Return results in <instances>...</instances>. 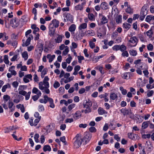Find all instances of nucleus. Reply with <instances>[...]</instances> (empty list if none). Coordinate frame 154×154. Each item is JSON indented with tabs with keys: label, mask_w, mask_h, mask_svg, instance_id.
Returning a JSON list of instances; mask_svg holds the SVG:
<instances>
[{
	"label": "nucleus",
	"mask_w": 154,
	"mask_h": 154,
	"mask_svg": "<svg viewBox=\"0 0 154 154\" xmlns=\"http://www.w3.org/2000/svg\"><path fill=\"white\" fill-rule=\"evenodd\" d=\"M100 8L104 10H106L109 9V7L108 4L106 2H102L100 5Z\"/></svg>",
	"instance_id": "obj_9"
},
{
	"label": "nucleus",
	"mask_w": 154,
	"mask_h": 154,
	"mask_svg": "<svg viewBox=\"0 0 154 154\" xmlns=\"http://www.w3.org/2000/svg\"><path fill=\"white\" fill-rule=\"evenodd\" d=\"M74 139H75L74 143V146L75 148H78L81 145L82 142H83L81 135L79 134H77L74 138Z\"/></svg>",
	"instance_id": "obj_2"
},
{
	"label": "nucleus",
	"mask_w": 154,
	"mask_h": 154,
	"mask_svg": "<svg viewBox=\"0 0 154 154\" xmlns=\"http://www.w3.org/2000/svg\"><path fill=\"white\" fill-rule=\"evenodd\" d=\"M151 135L150 134H144L142 135V138L144 139L148 138L149 139Z\"/></svg>",
	"instance_id": "obj_54"
},
{
	"label": "nucleus",
	"mask_w": 154,
	"mask_h": 154,
	"mask_svg": "<svg viewBox=\"0 0 154 154\" xmlns=\"http://www.w3.org/2000/svg\"><path fill=\"white\" fill-rule=\"evenodd\" d=\"M126 50V47L123 45H120V50L122 52Z\"/></svg>",
	"instance_id": "obj_39"
},
{
	"label": "nucleus",
	"mask_w": 154,
	"mask_h": 154,
	"mask_svg": "<svg viewBox=\"0 0 154 154\" xmlns=\"http://www.w3.org/2000/svg\"><path fill=\"white\" fill-rule=\"evenodd\" d=\"M121 112L123 114L124 116L129 115V110L126 108H122L120 110Z\"/></svg>",
	"instance_id": "obj_11"
},
{
	"label": "nucleus",
	"mask_w": 154,
	"mask_h": 154,
	"mask_svg": "<svg viewBox=\"0 0 154 154\" xmlns=\"http://www.w3.org/2000/svg\"><path fill=\"white\" fill-rule=\"evenodd\" d=\"M19 55V54H16L13 57L11 58V61H15L16 60L17 58L18 57V56Z\"/></svg>",
	"instance_id": "obj_53"
},
{
	"label": "nucleus",
	"mask_w": 154,
	"mask_h": 154,
	"mask_svg": "<svg viewBox=\"0 0 154 154\" xmlns=\"http://www.w3.org/2000/svg\"><path fill=\"white\" fill-rule=\"evenodd\" d=\"M115 59V57L114 55H112L108 59V60L109 62H110L114 60Z\"/></svg>",
	"instance_id": "obj_61"
},
{
	"label": "nucleus",
	"mask_w": 154,
	"mask_h": 154,
	"mask_svg": "<svg viewBox=\"0 0 154 154\" xmlns=\"http://www.w3.org/2000/svg\"><path fill=\"white\" fill-rule=\"evenodd\" d=\"M92 106V103L90 100H88V101L86 100L85 103H83L84 107H91Z\"/></svg>",
	"instance_id": "obj_14"
},
{
	"label": "nucleus",
	"mask_w": 154,
	"mask_h": 154,
	"mask_svg": "<svg viewBox=\"0 0 154 154\" xmlns=\"http://www.w3.org/2000/svg\"><path fill=\"white\" fill-rule=\"evenodd\" d=\"M89 45L90 48H93L95 47V45L92 41H90L89 42Z\"/></svg>",
	"instance_id": "obj_59"
},
{
	"label": "nucleus",
	"mask_w": 154,
	"mask_h": 154,
	"mask_svg": "<svg viewBox=\"0 0 154 154\" xmlns=\"http://www.w3.org/2000/svg\"><path fill=\"white\" fill-rule=\"evenodd\" d=\"M60 84L57 81H55L54 84V87L55 88H57L59 87Z\"/></svg>",
	"instance_id": "obj_46"
},
{
	"label": "nucleus",
	"mask_w": 154,
	"mask_h": 154,
	"mask_svg": "<svg viewBox=\"0 0 154 154\" xmlns=\"http://www.w3.org/2000/svg\"><path fill=\"white\" fill-rule=\"evenodd\" d=\"M129 53L132 56H135L137 54V51L134 50H131L129 51Z\"/></svg>",
	"instance_id": "obj_28"
},
{
	"label": "nucleus",
	"mask_w": 154,
	"mask_h": 154,
	"mask_svg": "<svg viewBox=\"0 0 154 154\" xmlns=\"http://www.w3.org/2000/svg\"><path fill=\"white\" fill-rule=\"evenodd\" d=\"M50 97H48L47 95H45L44 96L43 101L44 103L46 104L48 101Z\"/></svg>",
	"instance_id": "obj_42"
},
{
	"label": "nucleus",
	"mask_w": 154,
	"mask_h": 154,
	"mask_svg": "<svg viewBox=\"0 0 154 154\" xmlns=\"http://www.w3.org/2000/svg\"><path fill=\"white\" fill-rule=\"evenodd\" d=\"M14 103L11 101L9 100L8 102V107L11 109V112H12L14 110L15 106H14Z\"/></svg>",
	"instance_id": "obj_12"
},
{
	"label": "nucleus",
	"mask_w": 154,
	"mask_h": 154,
	"mask_svg": "<svg viewBox=\"0 0 154 154\" xmlns=\"http://www.w3.org/2000/svg\"><path fill=\"white\" fill-rule=\"evenodd\" d=\"M31 41L27 39L25 43L23 42L22 46L23 47L27 46L30 44Z\"/></svg>",
	"instance_id": "obj_36"
},
{
	"label": "nucleus",
	"mask_w": 154,
	"mask_h": 154,
	"mask_svg": "<svg viewBox=\"0 0 154 154\" xmlns=\"http://www.w3.org/2000/svg\"><path fill=\"white\" fill-rule=\"evenodd\" d=\"M116 21L117 23H121L122 21V16L121 15H118L116 18Z\"/></svg>",
	"instance_id": "obj_21"
},
{
	"label": "nucleus",
	"mask_w": 154,
	"mask_h": 154,
	"mask_svg": "<svg viewBox=\"0 0 154 154\" xmlns=\"http://www.w3.org/2000/svg\"><path fill=\"white\" fill-rule=\"evenodd\" d=\"M4 61L6 64H8L9 61L8 59V56L7 55H5L4 56Z\"/></svg>",
	"instance_id": "obj_40"
},
{
	"label": "nucleus",
	"mask_w": 154,
	"mask_h": 154,
	"mask_svg": "<svg viewBox=\"0 0 154 154\" xmlns=\"http://www.w3.org/2000/svg\"><path fill=\"white\" fill-rule=\"evenodd\" d=\"M63 37L61 35H59L57 38L54 39L55 42L57 43H60L62 41Z\"/></svg>",
	"instance_id": "obj_22"
},
{
	"label": "nucleus",
	"mask_w": 154,
	"mask_h": 154,
	"mask_svg": "<svg viewBox=\"0 0 154 154\" xmlns=\"http://www.w3.org/2000/svg\"><path fill=\"white\" fill-rule=\"evenodd\" d=\"M45 109L43 105H40L38 106V110L39 112H43L44 111Z\"/></svg>",
	"instance_id": "obj_37"
},
{
	"label": "nucleus",
	"mask_w": 154,
	"mask_h": 154,
	"mask_svg": "<svg viewBox=\"0 0 154 154\" xmlns=\"http://www.w3.org/2000/svg\"><path fill=\"white\" fill-rule=\"evenodd\" d=\"M55 56L54 55L51 56L50 54H48L47 56V58L49 59V63L51 62L54 58H55Z\"/></svg>",
	"instance_id": "obj_19"
},
{
	"label": "nucleus",
	"mask_w": 154,
	"mask_h": 154,
	"mask_svg": "<svg viewBox=\"0 0 154 154\" xmlns=\"http://www.w3.org/2000/svg\"><path fill=\"white\" fill-rule=\"evenodd\" d=\"M56 30L55 28L52 26V23H50L49 26L48 34L51 36H53Z\"/></svg>",
	"instance_id": "obj_5"
},
{
	"label": "nucleus",
	"mask_w": 154,
	"mask_h": 154,
	"mask_svg": "<svg viewBox=\"0 0 154 154\" xmlns=\"http://www.w3.org/2000/svg\"><path fill=\"white\" fill-rule=\"evenodd\" d=\"M91 107H84L85 108H86V109L84 111L85 113L87 114L91 112ZM83 111L84 110H83L82 112H83Z\"/></svg>",
	"instance_id": "obj_34"
},
{
	"label": "nucleus",
	"mask_w": 154,
	"mask_h": 154,
	"mask_svg": "<svg viewBox=\"0 0 154 154\" xmlns=\"http://www.w3.org/2000/svg\"><path fill=\"white\" fill-rule=\"evenodd\" d=\"M19 91V94L22 95L23 96L25 95L27 93V92L23 90H20Z\"/></svg>",
	"instance_id": "obj_50"
},
{
	"label": "nucleus",
	"mask_w": 154,
	"mask_h": 154,
	"mask_svg": "<svg viewBox=\"0 0 154 154\" xmlns=\"http://www.w3.org/2000/svg\"><path fill=\"white\" fill-rule=\"evenodd\" d=\"M154 91L153 90L149 91L147 94V96L148 97H150L152 95Z\"/></svg>",
	"instance_id": "obj_63"
},
{
	"label": "nucleus",
	"mask_w": 154,
	"mask_h": 154,
	"mask_svg": "<svg viewBox=\"0 0 154 154\" xmlns=\"http://www.w3.org/2000/svg\"><path fill=\"white\" fill-rule=\"evenodd\" d=\"M118 97L117 94L115 93H112L110 94V99L112 100H115Z\"/></svg>",
	"instance_id": "obj_27"
},
{
	"label": "nucleus",
	"mask_w": 154,
	"mask_h": 154,
	"mask_svg": "<svg viewBox=\"0 0 154 154\" xmlns=\"http://www.w3.org/2000/svg\"><path fill=\"white\" fill-rule=\"evenodd\" d=\"M98 113L99 115H103L105 114H106L107 112H106L103 108L101 107H99L98 109Z\"/></svg>",
	"instance_id": "obj_18"
},
{
	"label": "nucleus",
	"mask_w": 154,
	"mask_h": 154,
	"mask_svg": "<svg viewBox=\"0 0 154 154\" xmlns=\"http://www.w3.org/2000/svg\"><path fill=\"white\" fill-rule=\"evenodd\" d=\"M75 106V104L74 103H72L69 105L68 107V109L69 111L71 110L73 108H74Z\"/></svg>",
	"instance_id": "obj_51"
},
{
	"label": "nucleus",
	"mask_w": 154,
	"mask_h": 154,
	"mask_svg": "<svg viewBox=\"0 0 154 154\" xmlns=\"http://www.w3.org/2000/svg\"><path fill=\"white\" fill-rule=\"evenodd\" d=\"M88 18L89 20L91 21H92L95 20L94 15L92 13H89L88 14Z\"/></svg>",
	"instance_id": "obj_26"
},
{
	"label": "nucleus",
	"mask_w": 154,
	"mask_h": 154,
	"mask_svg": "<svg viewBox=\"0 0 154 154\" xmlns=\"http://www.w3.org/2000/svg\"><path fill=\"white\" fill-rule=\"evenodd\" d=\"M131 25L128 23H125L123 24V27L127 30H128L130 28Z\"/></svg>",
	"instance_id": "obj_29"
},
{
	"label": "nucleus",
	"mask_w": 154,
	"mask_h": 154,
	"mask_svg": "<svg viewBox=\"0 0 154 154\" xmlns=\"http://www.w3.org/2000/svg\"><path fill=\"white\" fill-rule=\"evenodd\" d=\"M81 116V114L80 111H77L73 115V118L75 119H77L79 118Z\"/></svg>",
	"instance_id": "obj_15"
},
{
	"label": "nucleus",
	"mask_w": 154,
	"mask_h": 154,
	"mask_svg": "<svg viewBox=\"0 0 154 154\" xmlns=\"http://www.w3.org/2000/svg\"><path fill=\"white\" fill-rule=\"evenodd\" d=\"M69 51V47L67 46L65 47L64 50L63 52V54L64 55H66Z\"/></svg>",
	"instance_id": "obj_35"
},
{
	"label": "nucleus",
	"mask_w": 154,
	"mask_h": 154,
	"mask_svg": "<svg viewBox=\"0 0 154 154\" xmlns=\"http://www.w3.org/2000/svg\"><path fill=\"white\" fill-rule=\"evenodd\" d=\"M41 116H40L38 117V118L35 119L34 122V126H36L37 125V124L39 122V121L41 119Z\"/></svg>",
	"instance_id": "obj_43"
},
{
	"label": "nucleus",
	"mask_w": 154,
	"mask_h": 154,
	"mask_svg": "<svg viewBox=\"0 0 154 154\" xmlns=\"http://www.w3.org/2000/svg\"><path fill=\"white\" fill-rule=\"evenodd\" d=\"M10 25L14 28L18 26L19 24L16 23V18L12 19L10 20Z\"/></svg>",
	"instance_id": "obj_7"
},
{
	"label": "nucleus",
	"mask_w": 154,
	"mask_h": 154,
	"mask_svg": "<svg viewBox=\"0 0 154 154\" xmlns=\"http://www.w3.org/2000/svg\"><path fill=\"white\" fill-rule=\"evenodd\" d=\"M63 17L64 18V22L69 21L71 23H73V16L71 14L65 12L63 14Z\"/></svg>",
	"instance_id": "obj_3"
},
{
	"label": "nucleus",
	"mask_w": 154,
	"mask_h": 154,
	"mask_svg": "<svg viewBox=\"0 0 154 154\" xmlns=\"http://www.w3.org/2000/svg\"><path fill=\"white\" fill-rule=\"evenodd\" d=\"M134 134L132 133H131L129 134H128V137L130 139L132 140H134L135 139V137L134 136Z\"/></svg>",
	"instance_id": "obj_58"
},
{
	"label": "nucleus",
	"mask_w": 154,
	"mask_h": 154,
	"mask_svg": "<svg viewBox=\"0 0 154 154\" xmlns=\"http://www.w3.org/2000/svg\"><path fill=\"white\" fill-rule=\"evenodd\" d=\"M148 126V122H143L142 125V127L143 129L146 128Z\"/></svg>",
	"instance_id": "obj_38"
},
{
	"label": "nucleus",
	"mask_w": 154,
	"mask_h": 154,
	"mask_svg": "<svg viewBox=\"0 0 154 154\" xmlns=\"http://www.w3.org/2000/svg\"><path fill=\"white\" fill-rule=\"evenodd\" d=\"M32 92L33 93L37 94V95L41 96L42 93L36 87H34L32 89Z\"/></svg>",
	"instance_id": "obj_10"
},
{
	"label": "nucleus",
	"mask_w": 154,
	"mask_h": 154,
	"mask_svg": "<svg viewBox=\"0 0 154 154\" xmlns=\"http://www.w3.org/2000/svg\"><path fill=\"white\" fill-rule=\"evenodd\" d=\"M146 34L147 36L149 37V38H151L152 37L153 34L152 32V29H151L147 31Z\"/></svg>",
	"instance_id": "obj_32"
},
{
	"label": "nucleus",
	"mask_w": 154,
	"mask_h": 154,
	"mask_svg": "<svg viewBox=\"0 0 154 154\" xmlns=\"http://www.w3.org/2000/svg\"><path fill=\"white\" fill-rule=\"evenodd\" d=\"M34 76V77L33 78V79L34 81L36 82H38L39 81V79L37 75L36 74H35Z\"/></svg>",
	"instance_id": "obj_62"
},
{
	"label": "nucleus",
	"mask_w": 154,
	"mask_h": 154,
	"mask_svg": "<svg viewBox=\"0 0 154 154\" xmlns=\"http://www.w3.org/2000/svg\"><path fill=\"white\" fill-rule=\"evenodd\" d=\"M22 57L24 58L25 60H26L28 58V54L27 51L23 52L22 54Z\"/></svg>",
	"instance_id": "obj_24"
},
{
	"label": "nucleus",
	"mask_w": 154,
	"mask_h": 154,
	"mask_svg": "<svg viewBox=\"0 0 154 154\" xmlns=\"http://www.w3.org/2000/svg\"><path fill=\"white\" fill-rule=\"evenodd\" d=\"M44 151L46 152V151H50L51 150V148L50 146L48 145H45L43 148Z\"/></svg>",
	"instance_id": "obj_25"
},
{
	"label": "nucleus",
	"mask_w": 154,
	"mask_h": 154,
	"mask_svg": "<svg viewBox=\"0 0 154 154\" xmlns=\"http://www.w3.org/2000/svg\"><path fill=\"white\" fill-rule=\"evenodd\" d=\"M27 88V86L26 85H20L19 86L18 88V90H23L26 89Z\"/></svg>",
	"instance_id": "obj_64"
},
{
	"label": "nucleus",
	"mask_w": 154,
	"mask_h": 154,
	"mask_svg": "<svg viewBox=\"0 0 154 154\" xmlns=\"http://www.w3.org/2000/svg\"><path fill=\"white\" fill-rule=\"evenodd\" d=\"M49 80L48 76L45 77L43 82H40L38 83L39 88L43 92H45L47 94H49L50 92L49 89L48 88L49 87L48 82Z\"/></svg>",
	"instance_id": "obj_1"
},
{
	"label": "nucleus",
	"mask_w": 154,
	"mask_h": 154,
	"mask_svg": "<svg viewBox=\"0 0 154 154\" xmlns=\"http://www.w3.org/2000/svg\"><path fill=\"white\" fill-rule=\"evenodd\" d=\"M129 42L132 44H129V46L131 47H135L137 44L138 39L136 37L134 36L130 38L129 40Z\"/></svg>",
	"instance_id": "obj_4"
},
{
	"label": "nucleus",
	"mask_w": 154,
	"mask_h": 154,
	"mask_svg": "<svg viewBox=\"0 0 154 154\" xmlns=\"http://www.w3.org/2000/svg\"><path fill=\"white\" fill-rule=\"evenodd\" d=\"M108 22V20L106 17L105 16H102V17L100 19V23L102 24H104Z\"/></svg>",
	"instance_id": "obj_16"
},
{
	"label": "nucleus",
	"mask_w": 154,
	"mask_h": 154,
	"mask_svg": "<svg viewBox=\"0 0 154 154\" xmlns=\"http://www.w3.org/2000/svg\"><path fill=\"white\" fill-rule=\"evenodd\" d=\"M76 28V26L74 24H72L70 26L68 29L69 31L70 32L72 33L74 32L75 31ZM74 32H73V33Z\"/></svg>",
	"instance_id": "obj_17"
},
{
	"label": "nucleus",
	"mask_w": 154,
	"mask_h": 154,
	"mask_svg": "<svg viewBox=\"0 0 154 154\" xmlns=\"http://www.w3.org/2000/svg\"><path fill=\"white\" fill-rule=\"evenodd\" d=\"M147 49L149 51H152L153 49V45L151 44H149L147 46Z\"/></svg>",
	"instance_id": "obj_45"
},
{
	"label": "nucleus",
	"mask_w": 154,
	"mask_h": 154,
	"mask_svg": "<svg viewBox=\"0 0 154 154\" xmlns=\"http://www.w3.org/2000/svg\"><path fill=\"white\" fill-rule=\"evenodd\" d=\"M148 10V7L147 5H145L142 7L141 12L140 14H143L144 16L146 15L147 14V12Z\"/></svg>",
	"instance_id": "obj_6"
},
{
	"label": "nucleus",
	"mask_w": 154,
	"mask_h": 154,
	"mask_svg": "<svg viewBox=\"0 0 154 154\" xmlns=\"http://www.w3.org/2000/svg\"><path fill=\"white\" fill-rule=\"evenodd\" d=\"M18 82L17 81H16L13 82L12 83V85L14 88H17L18 85Z\"/></svg>",
	"instance_id": "obj_55"
},
{
	"label": "nucleus",
	"mask_w": 154,
	"mask_h": 154,
	"mask_svg": "<svg viewBox=\"0 0 154 154\" xmlns=\"http://www.w3.org/2000/svg\"><path fill=\"white\" fill-rule=\"evenodd\" d=\"M126 12L128 14H132L133 13V9L130 7H128L126 10Z\"/></svg>",
	"instance_id": "obj_33"
},
{
	"label": "nucleus",
	"mask_w": 154,
	"mask_h": 154,
	"mask_svg": "<svg viewBox=\"0 0 154 154\" xmlns=\"http://www.w3.org/2000/svg\"><path fill=\"white\" fill-rule=\"evenodd\" d=\"M152 16L148 15L146 16L145 20L147 22L149 23L152 20Z\"/></svg>",
	"instance_id": "obj_48"
},
{
	"label": "nucleus",
	"mask_w": 154,
	"mask_h": 154,
	"mask_svg": "<svg viewBox=\"0 0 154 154\" xmlns=\"http://www.w3.org/2000/svg\"><path fill=\"white\" fill-rule=\"evenodd\" d=\"M48 102L50 103V107L52 108H54L55 107V105L54 103V100L52 98L50 97Z\"/></svg>",
	"instance_id": "obj_23"
},
{
	"label": "nucleus",
	"mask_w": 154,
	"mask_h": 154,
	"mask_svg": "<svg viewBox=\"0 0 154 154\" xmlns=\"http://www.w3.org/2000/svg\"><path fill=\"white\" fill-rule=\"evenodd\" d=\"M47 73V69H44L41 73V76L42 78H43L44 75Z\"/></svg>",
	"instance_id": "obj_52"
},
{
	"label": "nucleus",
	"mask_w": 154,
	"mask_h": 154,
	"mask_svg": "<svg viewBox=\"0 0 154 154\" xmlns=\"http://www.w3.org/2000/svg\"><path fill=\"white\" fill-rule=\"evenodd\" d=\"M31 94L30 91H29L26 94L25 96V99L26 100H28L30 98V95Z\"/></svg>",
	"instance_id": "obj_47"
},
{
	"label": "nucleus",
	"mask_w": 154,
	"mask_h": 154,
	"mask_svg": "<svg viewBox=\"0 0 154 154\" xmlns=\"http://www.w3.org/2000/svg\"><path fill=\"white\" fill-rule=\"evenodd\" d=\"M122 52V56H123V57L126 56V57H128V56L129 54L128 52L127 51H125Z\"/></svg>",
	"instance_id": "obj_56"
},
{
	"label": "nucleus",
	"mask_w": 154,
	"mask_h": 154,
	"mask_svg": "<svg viewBox=\"0 0 154 154\" xmlns=\"http://www.w3.org/2000/svg\"><path fill=\"white\" fill-rule=\"evenodd\" d=\"M87 24L86 23H84L80 24L78 27V29L80 30L82 29H84L87 28Z\"/></svg>",
	"instance_id": "obj_20"
},
{
	"label": "nucleus",
	"mask_w": 154,
	"mask_h": 154,
	"mask_svg": "<svg viewBox=\"0 0 154 154\" xmlns=\"http://www.w3.org/2000/svg\"><path fill=\"white\" fill-rule=\"evenodd\" d=\"M40 96H41L38 95H35L32 96V98L34 101H36Z\"/></svg>",
	"instance_id": "obj_57"
},
{
	"label": "nucleus",
	"mask_w": 154,
	"mask_h": 154,
	"mask_svg": "<svg viewBox=\"0 0 154 154\" xmlns=\"http://www.w3.org/2000/svg\"><path fill=\"white\" fill-rule=\"evenodd\" d=\"M51 23L52 24H53L52 26H54V27L55 28L58 27L60 23L59 21L55 19L53 20Z\"/></svg>",
	"instance_id": "obj_13"
},
{
	"label": "nucleus",
	"mask_w": 154,
	"mask_h": 154,
	"mask_svg": "<svg viewBox=\"0 0 154 154\" xmlns=\"http://www.w3.org/2000/svg\"><path fill=\"white\" fill-rule=\"evenodd\" d=\"M89 130L91 132H94L96 131V129L94 127H91L89 128Z\"/></svg>",
	"instance_id": "obj_60"
},
{
	"label": "nucleus",
	"mask_w": 154,
	"mask_h": 154,
	"mask_svg": "<svg viewBox=\"0 0 154 154\" xmlns=\"http://www.w3.org/2000/svg\"><path fill=\"white\" fill-rule=\"evenodd\" d=\"M3 98L4 100V102L6 103L8 100H10V97L9 95H5L4 96Z\"/></svg>",
	"instance_id": "obj_31"
},
{
	"label": "nucleus",
	"mask_w": 154,
	"mask_h": 154,
	"mask_svg": "<svg viewBox=\"0 0 154 154\" xmlns=\"http://www.w3.org/2000/svg\"><path fill=\"white\" fill-rule=\"evenodd\" d=\"M128 72H125L122 75V78L126 79H129Z\"/></svg>",
	"instance_id": "obj_30"
},
{
	"label": "nucleus",
	"mask_w": 154,
	"mask_h": 154,
	"mask_svg": "<svg viewBox=\"0 0 154 154\" xmlns=\"http://www.w3.org/2000/svg\"><path fill=\"white\" fill-rule=\"evenodd\" d=\"M75 8L76 10H82L83 9V7L80 4L76 5Z\"/></svg>",
	"instance_id": "obj_41"
},
{
	"label": "nucleus",
	"mask_w": 154,
	"mask_h": 154,
	"mask_svg": "<svg viewBox=\"0 0 154 154\" xmlns=\"http://www.w3.org/2000/svg\"><path fill=\"white\" fill-rule=\"evenodd\" d=\"M113 50L117 51L120 50V45H115L113 46L112 48Z\"/></svg>",
	"instance_id": "obj_49"
},
{
	"label": "nucleus",
	"mask_w": 154,
	"mask_h": 154,
	"mask_svg": "<svg viewBox=\"0 0 154 154\" xmlns=\"http://www.w3.org/2000/svg\"><path fill=\"white\" fill-rule=\"evenodd\" d=\"M91 135L89 133L87 134L82 139L83 141H85V143H86L88 142L91 139Z\"/></svg>",
	"instance_id": "obj_8"
},
{
	"label": "nucleus",
	"mask_w": 154,
	"mask_h": 154,
	"mask_svg": "<svg viewBox=\"0 0 154 154\" xmlns=\"http://www.w3.org/2000/svg\"><path fill=\"white\" fill-rule=\"evenodd\" d=\"M38 48L39 51H42L43 49V44L42 43L38 44Z\"/></svg>",
	"instance_id": "obj_44"
}]
</instances>
